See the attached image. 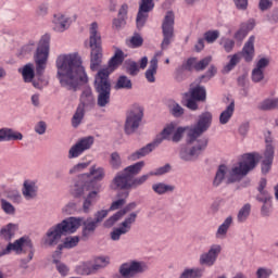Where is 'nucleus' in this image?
<instances>
[{"label":"nucleus","mask_w":278,"mask_h":278,"mask_svg":"<svg viewBox=\"0 0 278 278\" xmlns=\"http://www.w3.org/2000/svg\"><path fill=\"white\" fill-rule=\"evenodd\" d=\"M89 47L90 53V68L97 71L103 61V49L101 48V33H99V24L92 22L89 26Z\"/></svg>","instance_id":"7"},{"label":"nucleus","mask_w":278,"mask_h":278,"mask_svg":"<svg viewBox=\"0 0 278 278\" xmlns=\"http://www.w3.org/2000/svg\"><path fill=\"white\" fill-rule=\"evenodd\" d=\"M185 97H190L191 99H194V101H205V88L201 86L190 88L189 92L185 93Z\"/></svg>","instance_id":"35"},{"label":"nucleus","mask_w":278,"mask_h":278,"mask_svg":"<svg viewBox=\"0 0 278 278\" xmlns=\"http://www.w3.org/2000/svg\"><path fill=\"white\" fill-rule=\"evenodd\" d=\"M265 151L263 153V160H269L273 161L275 160V144H273V138L266 137L265 138Z\"/></svg>","instance_id":"39"},{"label":"nucleus","mask_w":278,"mask_h":278,"mask_svg":"<svg viewBox=\"0 0 278 278\" xmlns=\"http://www.w3.org/2000/svg\"><path fill=\"white\" fill-rule=\"evenodd\" d=\"M55 268L58 273L62 275V277H66L68 275L71 268L67 267L66 264L62 263L61 261L55 260Z\"/></svg>","instance_id":"57"},{"label":"nucleus","mask_w":278,"mask_h":278,"mask_svg":"<svg viewBox=\"0 0 278 278\" xmlns=\"http://www.w3.org/2000/svg\"><path fill=\"white\" fill-rule=\"evenodd\" d=\"M188 132V126H178L176 122L167 123L162 129L161 134L152 141L153 146L157 149L164 140L172 142H181L184 136Z\"/></svg>","instance_id":"8"},{"label":"nucleus","mask_w":278,"mask_h":278,"mask_svg":"<svg viewBox=\"0 0 278 278\" xmlns=\"http://www.w3.org/2000/svg\"><path fill=\"white\" fill-rule=\"evenodd\" d=\"M270 64V59L261 58L256 61L254 68L252 70V81L254 84H260V81H264V71Z\"/></svg>","instance_id":"21"},{"label":"nucleus","mask_w":278,"mask_h":278,"mask_svg":"<svg viewBox=\"0 0 278 278\" xmlns=\"http://www.w3.org/2000/svg\"><path fill=\"white\" fill-rule=\"evenodd\" d=\"M260 160H262V155L253 152L243 154L241 160L231 166L219 165L213 179V186L218 188L223 181L226 184H238V181H242L257 166Z\"/></svg>","instance_id":"3"},{"label":"nucleus","mask_w":278,"mask_h":278,"mask_svg":"<svg viewBox=\"0 0 278 278\" xmlns=\"http://www.w3.org/2000/svg\"><path fill=\"white\" fill-rule=\"evenodd\" d=\"M111 188L112 190H131V178L123 170L118 172L111 182Z\"/></svg>","instance_id":"19"},{"label":"nucleus","mask_w":278,"mask_h":278,"mask_svg":"<svg viewBox=\"0 0 278 278\" xmlns=\"http://www.w3.org/2000/svg\"><path fill=\"white\" fill-rule=\"evenodd\" d=\"M80 103L78 105H81L85 110H92L94 108V93H92V88L85 87L81 91Z\"/></svg>","instance_id":"24"},{"label":"nucleus","mask_w":278,"mask_h":278,"mask_svg":"<svg viewBox=\"0 0 278 278\" xmlns=\"http://www.w3.org/2000/svg\"><path fill=\"white\" fill-rule=\"evenodd\" d=\"M51 50V36L43 35L34 53V63H27L17 70L21 73L22 79L25 84H33L34 88L42 90L47 84H42L35 80L36 75L42 77L45 71H47V63L49 62V52Z\"/></svg>","instance_id":"2"},{"label":"nucleus","mask_w":278,"mask_h":278,"mask_svg":"<svg viewBox=\"0 0 278 278\" xmlns=\"http://www.w3.org/2000/svg\"><path fill=\"white\" fill-rule=\"evenodd\" d=\"M153 8H155L153 0H141L136 20L138 29H142V27H144L147 18H149V13Z\"/></svg>","instance_id":"18"},{"label":"nucleus","mask_w":278,"mask_h":278,"mask_svg":"<svg viewBox=\"0 0 278 278\" xmlns=\"http://www.w3.org/2000/svg\"><path fill=\"white\" fill-rule=\"evenodd\" d=\"M249 216H251V204L247 203L239 210L237 220L238 223H247Z\"/></svg>","instance_id":"42"},{"label":"nucleus","mask_w":278,"mask_h":278,"mask_svg":"<svg viewBox=\"0 0 278 278\" xmlns=\"http://www.w3.org/2000/svg\"><path fill=\"white\" fill-rule=\"evenodd\" d=\"M125 65H126L127 73L132 77H135V75H138V73H140V68H138V63H136L135 61H126Z\"/></svg>","instance_id":"54"},{"label":"nucleus","mask_w":278,"mask_h":278,"mask_svg":"<svg viewBox=\"0 0 278 278\" xmlns=\"http://www.w3.org/2000/svg\"><path fill=\"white\" fill-rule=\"evenodd\" d=\"M212 118L213 116L211 112H204L199 116L197 125L187 126V138L189 142H194L201 134H204V131L210 129L212 126Z\"/></svg>","instance_id":"10"},{"label":"nucleus","mask_w":278,"mask_h":278,"mask_svg":"<svg viewBox=\"0 0 278 278\" xmlns=\"http://www.w3.org/2000/svg\"><path fill=\"white\" fill-rule=\"evenodd\" d=\"M136 218H138V213H130L119 225V227L114 228L111 231V240L113 242H118L121 240V236H125L131 231V226L136 223Z\"/></svg>","instance_id":"15"},{"label":"nucleus","mask_w":278,"mask_h":278,"mask_svg":"<svg viewBox=\"0 0 278 278\" xmlns=\"http://www.w3.org/2000/svg\"><path fill=\"white\" fill-rule=\"evenodd\" d=\"M166 173H170V164H165L156 168L154 172H150L151 177H160L161 175H166Z\"/></svg>","instance_id":"58"},{"label":"nucleus","mask_w":278,"mask_h":278,"mask_svg":"<svg viewBox=\"0 0 278 278\" xmlns=\"http://www.w3.org/2000/svg\"><path fill=\"white\" fill-rule=\"evenodd\" d=\"M12 140H23V134L12 128H0V142H12Z\"/></svg>","instance_id":"27"},{"label":"nucleus","mask_w":278,"mask_h":278,"mask_svg":"<svg viewBox=\"0 0 278 278\" xmlns=\"http://www.w3.org/2000/svg\"><path fill=\"white\" fill-rule=\"evenodd\" d=\"M241 53V58L245 62H253V58H255V36H251L248 39V42L244 43Z\"/></svg>","instance_id":"26"},{"label":"nucleus","mask_w":278,"mask_h":278,"mask_svg":"<svg viewBox=\"0 0 278 278\" xmlns=\"http://www.w3.org/2000/svg\"><path fill=\"white\" fill-rule=\"evenodd\" d=\"M56 79L62 88L77 90L79 84H88L84 61L77 52L63 53L55 60Z\"/></svg>","instance_id":"1"},{"label":"nucleus","mask_w":278,"mask_h":278,"mask_svg":"<svg viewBox=\"0 0 278 278\" xmlns=\"http://www.w3.org/2000/svg\"><path fill=\"white\" fill-rule=\"evenodd\" d=\"M273 275V269L266 267H260L256 270V278H269Z\"/></svg>","instance_id":"61"},{"label":"nucleus","mask_w":278,"mask_h":278,"mask_svg":"<svg viewBox=\"0 0 278 278\" xmlns=\"http://www.w3.org/2000/svg\"><path fill=\"white\" fill-rule=\"evenodd\" d=\"M72 23H73V20L68 15L63 13H56L54 14L52 20V27L54 31L62 34L66 31L68 27H71Z\"/></svg>","instance_id":"20"},{"label":"nucleus","mask_w":278,"mask_h":278,"mask_svg":"<svg viewBox=\"0 0 278 278\" xmlns=\"http://www.w3.org/2000/svg\"><path fill=\"white\" fill-rule=\"evenodd\" d=\"M152 191L159 197H164V194H170V192H175V186L166 182H154L152 185Z\"/></svg>","instance_id":"31"},{"label":"nucleus","mask_w":278,"mask_h":278,"mask_svg":"<svg viewBox=\"0 0 278 278\" xmlns=\"http://www.w3.org/2000/svg\"><path fill=\"white\" fill-rule=\"evenodd\" d=\"M76 273L78 275H92V273H94V269H92V264L81 263L76 267Z\"/></svg>","instance_id":"52"},{"label":"nucleus","mask_w":278,"mask_h":278,"mask_svg":"<svg viewBox=\"0 0 278 278\" xmlns=\"http://www.w3.org/2000/svg\"><path fill=\"white\" fill-rule=\"evenodd\" d=\"M147 270H149V266L144 262L130 261L121 265L119 275L124 278H134L137 275L147 273Z\"/></svg>","instance_id":"14"},{"label":"nucleus","mask_w":278,"mask_h":278,"mask_svg":"<svg viewBox=\"0 0 278 278\" xmlns=\"http://www.w3.org/2000/svg\"><path fill=\"white\" fill-rule=\"evenodd\" d=\"M97 227H99V224L94 219L88 218L86 222H84L83 236H85V238H88L90 233L94 232V229H97Z\"/></svg>","instance_id":"45"},{"label":"nucleus","mask_w":278,"mask_h":278,"mask_svg":"<svg viewBox=\"0 0 278 278\" xmlns=\"http://www.w3.org/2000/svg\"><path fill=\"white\" fill-rule=\"evenodd\" d=\"M109 164L113 170H119L123 167V159L118 152H113L110 155Z\"/></svg>","instance_id":"41"},{"label":"nucleus","mask_w":278,"mask_h":278,"mask_svg":"<svg viewBox=\"0 0 278 278\" xmlns=\"http://www.w3.org/2000/svg\"><path fill=\"white\" fill-rule=\"evenodd\" d=\"M256 201H260V203H268V201H273V195H270L268 191H258Z\"/></svg>","instance_id":"60"},{"label":"nucleus","mask_w":278,"mask_h":278,"mask_svg":"<svg viewBox=\"0 0 278 278\" xmlns=\"http://www.w3.org/2000/svg\"><path fill=\"white\" fill-rule=\"evenodd\" d=\"M157 56L150 60L149 67L146 71V79L149 84H155V76L157 75Z\"/></svg>","instance_id":"33"},{"label":"nucleus","mask_w":278,"mask_h":278,"mask_svg":"<svg viewBox=\"0 0 278 278\" xmlns=\"http://www.w3.org/2000/svg\"><path fill=\"white\" fill-rule=\"evenodd\" d=\"M168 110L175 118H181V116H184V109L175 100L168 102Z\"/></svg>","instance_id":"44"},{"label":"nucleus","mask_w":278,"mask_h":278,"mask_svg":"<svg viewBox=\"0 0 278 278\" xmlns=\"http://www.w3.org/2000/svg\"><path fill=\"white\" fill-rule=\"evenodd\" d=\"M86 192H88V194L83 202V212L85 214H89L92 210V205L99 201L101 186L94 181H87L86 178H81V175H79L70 187V193L76 199H79V197H84Z\"/></svg>","instance_id":"5"},{"label":"nucleus","mask_w":278,"mask_h":278,"mask_svg":"<svg viewBox=\"0 0 278 278\" xmlns=\"http://www.w3.org/2000/svg\"><path fill=\"white\" fill-rule=\"evenodd\" d=\"M81 223H84V218L81 217H68L63 219L61 223L55 224L47 230L43 237V244H46V247H55L60 240H62L63 236H66V233H75L77 228L81 227Z\"/></svg>","instance_id":"6"},{"label":"nucleus","mask_w":278,"mask_h":278,"mask_svg":"<svg viewBox=\"0 0 278 278\" xmlns=\"http://www.w3.org/2000/svg\"><path fill=\"white\" fill-rule=\"evenodd\" d=\"M80 179H86L87 181H103L105 179V167L92 165L89 168V173H85L80 175Z\"/></svg>","instance_id":"22"},{"label":"nucleus","mask_w":278,"mask_h":278,"mask_svg":"<svg viewBox=\"0 0 278 278\" xmlns=\"http://www.w3.org/2000/svg\"><path fill=\"white\" fill-rule=\"evenodd\" d=\"M142 116H144V111H142V106H134L126 115L125 122V134L131 136V134L136 132V129L140 127V123H142Z\"/></svg>","instance_id":"12"},{"label":"nucleus","mask_w":278,"mask_h":278,"mask_svg":"<svg viewBox=\"0 0 278 278\" xmlns=\"http://www.w3.org/2000/svg\"><path fill=\"white\" fill-rule=\"evenodd\" d=\"M223 252V245L215 243L212 244L207 252H203L200 255L199 264L200 266H207L211 268V266H214L216 264V261L218 260V255Z\"/></svg>","instance_id":"17"},{"label":"nucleus","mask_w":278,"mask_h":278,"mask_svg":"<svg viewBox=\"0 0 278 278\" xmlns=\"http://www.w3.org/2000/svg\"><path fill=\"white\" fill-rule=\"evenodd\" d=\"M210 62H212V56H206L201 61H198V64L195 65V71H204L210 65Z\"/></svg>","instance_id":"62"},{"label":"nucleus","mask_w":278,"mask_h":278,"mask_svg":"<svg viewBox=\"0 0 278 278\" xmlns=\"http://www.w3.org/2000/svg\"><path fill=\"white\" fill-rule=\"evenodd\" d=\"M149 177H151V173L141 175L136 178H130V190L140 188V186H143V184H147V181L149 180Z\"/></svg>","instance_id":"48"},{"label":"nucleus","mask_w":278,"mask_h":278,"mask_svg":"<svg viewBox=\"0 0 278 278\" xmlns=\"http://www.w3.org/2000/svg\"><path fill=\"white\" fill-rule=\"evenodd\" d=\"M22 194L26 201H31L38 197V182L27 179L23 182Z\"/></svg>","instance_id":"23"},{"label":"nucleus","mask_w":278,"mask_h":278,"mask_svg":"<svg viewBox=\"0 0 278 278\" xmlns=\"http://www.w3.org/2000/svg\"><path fill=\"white\" fill-rule=\"evenodd\" d=\"M7 198L10 199L13 203H16L20 205V203H23V195H21V192L14 190L7 194Z\"/></svg>","instance_id":"56"},{"label":"nucleus","mask_w":278,"mask_h":278,"mask_svg":"<svg viewBox=\"0 0 278 278\" xmlns=\"http://www.w3.org/2000/svg\"><path fill=\"white\" fill-rule=\"evenodd\" d=\"M187 146H184L179 152L182 162H194L207 149V139L205 138L199 139L197 144L192 146L193 141H190L187 137Z\"/></svg>","instance_id":"9"},{"label":"nucleus","mask_w":278,"mask_h":278,"mask_svg":"<svg viewBox=\"0 0 278 278\" xmlns=\"http://www.w3.org/2000/svg\"><path fill=\"white\" fill-rule=\"evenodd\" d=\"M231 225H233V217H226L225 220L218 226L215 232L216 240H225V238H227V233H229Z\"/></svg>","instance_id":"28"},{"label":"nucleus","mask_w":278,"mask_h":278,"mask_svg":"<svg viewBox=\"0 0 278 278\" xmlns=\"http://www.w3.org/2000/svg\"><path fill=\"white\" fill-rule=\"evenodd\" d=\"M126 58L127 54L117 48L114 55L109 61V65L98 71L94 78V88L96 92L98 93V108H108V105H110V99L112 97V84L110 83V75H112V73H114L118 66L123 64Z\"/></svg>","instance_id":"4"},{"label":"nucleus","mask_w":278,"mask_h":278,"mask_svg":"<svg viewBox=\"0 0 278 278\" xmlns=\"http://www.w3.org/2000/svg\"><path fill=\"white\" fill-rule=\"evenodd\" d=\"M229 62L224 66V73H231L240 64V60H242V54L240 52L230 54L227 56Z\"/></svg>","instance_id":"37"},{"label":"nucleus","mask_w":278,"mask_h":278,"mask_svg":"<svg viewBox=\"0 0 278 278\" xmlns=\"http://www.w3.org/2000/svg\"><path fill=\"white\" fill-rule=\"evenodd\" d=\"M84 116H86V109H84L83 105H78L72 117V126L75 128L80 126L84 121Z\"/></svg>","instance_id":"40"},{"label":"nucleus","mask_w":278,"mask_h":278,"mask_svg":"<svg viewBox=\"0 0 278 278\" xmlns=\"http://www.w3.org/2000/svg\"><path fill=\"white\" fill-rule=\"evenodd\" d=\"M203 277V269L199 267H187L185 268L178 278H201Z\"/></svg>","instance_id":"38"},{"label":"nucleus","mask_w":278,"mask_h":278,"mask_svg":"<svg viewBox=\"0 0 278 278\" xmlns=\"http://www.w3.org/2000/svg\"><path fill=\"white\" fill-rule=\"evenodd\" d=\"M163 40L161 42L162 51H166L173 40H175V13L168 11L162 23Z\"/></svg>","instance_id":"11"},{"label":"nucleus","mask_w":278,"mask_h":278,"mask_svg":"<svg viewBox=\"0 0 278 278\" xmlns=\"http://www.w3.org/2000/svg\"><path fill=\"white\" fill-rule=\"evenodd\" d=\"M137 204L136 202H131L129 203L127 206H125L123 210L118 211L117 213H115L114 215H112L111 217H109L105 222H104V227H114L115 223H118V220H121V218H123V216H125V214H127V212H131V210H136Z\"/></svg>","instance_id":"25"},{"label":"nucleus","mask_w":278,"mask_h":278,"mask_svg":"<svg viewBox=\"0 0 278 278\" xmlns=\"http://www.w3.org/2000/svg\"><path fill=\"white\" fill-rule=\"evenodd\" d=\"M220 38V31L219 30H207L206 33H204V40L208 43V45H214V42H216V39Z\"/></svg>","instance_id":"53"},{"label":"nucleus","mask_w":278,"mask_h":278,"mask_svg":"<svg viewBox=\"0 0 278 278\" xmlns=\"http://www.w3.org/2000/svg\"><path fill=\"white\" fill-rule=\"evenodd\" d=\"M115 88L116 90H131V80L127 76H119Z\"/></svg>","instance_id":"51"},{"label":"nucleus","mask_w":278,"mask_h":278,"mask_svg":"<svg viewBox=\"0 0 278 278\" xmlns=\"http://www.w3.org/2000/svg\"><path fill=\"white\" fill-rule=\"evenodd\" d=\"M255 27V22L249 21L245 23H242L239 27V29L235 33L233 38L238 42H242L247 36H249V31H252V29Z\"/></svg>","instance_id":"29"},{"label":"nucleus","mask_w":278,"mask_h":278,"mask_svg":"<svg viewBox=\"0 0 278 278\" xmlns=\"http://www.w3.org/2000/svg\"><path fill=\"white\" fill-rule=\"evenodd\" d=\"M197 64H198V61L195 58H191L189 59L184 65H182V68L185 71H197Z\"/></svg>","instance_id":"64"},{"label":"nucleus","mask_w":278,"mask_h":278,"mask_svg":"<svg viewBox=\"0 0 278 278\" xmlns=\"http://www.w3.org/2000/svg\"><path fill=\"white\" fill-rule=\"evenodd\" d=\"M155 146L153 144V142L148 143L146 147L137 150L136 152H132L129 156L128 160L129 162H136L137 160H140L147 155H149V153H151L152 151H154Z\"/></svg>","instance_id":"32"},{"label":"nucleus","mask_w":278,"mask_h":278,"mask_svg":"<svg viewBox=\"0 0 278 278\" xmlns=\"http://www.w3.org/2000/svg\"><path fill=\"white\" fill-rule=\"evenodd\" d=\"M273 168V161L268 159H263L261 162V172L263 175H268Z\"/></svg>","instance_id":"59"},{"label":"nucleus","mask_w":278,"mask_h":278,"mask_svg":"<svg viewBox=\"0 0 278 278\" xmlns=\"http://www.w3.org/2000/svg\"><path fill=\"white\" fill-rule=\"evenodd\" d=\"M110 264V257L108 256H99L94 258L92 266V270H101V268H105Z\"/></svg>","instance_id":"50"},{"label":"nucleus","mask_w":278,"mask_h":278,"mask_svg":"<svg viewBox=\"0 0 278 278\" xmlns=\"http://www.w3.org/2000/svg\"><path fill=\"white\" fill-rule=\"evenodd\" d=\"M79 244V237H67L62 244H59V249H75Z\"/></svg>","instance_id":"49"},{"label":"nucleus","mask_w":278,"mask_h":278,"mask_svg":"<svg viewBox=\"0 0 278 278\" xmlns=\"http://www.w3.org/2000/svg\"><path fill=\"white\" fill-rule=\"evenodd\" d=\"M125 25H127L126 18L118 16V18L113 20L112 27H113V29L118 30V29H123V27H125Z\"/></svg>","instance_id":"63"},{"label":"nucleus","mask_w":278,"mask_h":278,"mask_svg":"<svg viewBox=\"0 0 278 278\" xmlns=\"http://www.w3.org/2000/svg\"><path fill=\"white\" fill-rule=\"evenodd\" d=\"M219 46L226 53H231L236 48V41L229 37H222L219 39Z\"/></svg>","instance_id":"43"},{"label":"nucleus","mask_w":278,"mask_h":278,"mask_svg":"<svg viewBox=\"0 0 278 278\" xmlns=\"http://www.w3.org/2000/svg\"><path fill=\"white\" fill-rule=\"evenodd\" d=\"M18 231V226L16 224L9 223L0 229V238L10 242Z\"/></svg>","instance_id":"30"},{"label":"nucleus","mask_w":278,"mask_h":278,"mask_svg":"<svg viewBox=\"0 0 278 278\" xmlns=\"http://www.w3.org/2000/svg\"><path fill=\"white\" fill-rule=\"evenodd\" d=\"M236 112V102L231 101L219 115L220 125H227Z\"/></svg>","instance_id":"34"},{"label":"nucleus","mask_w":278,"mask_h":278,"mask_svg":"<svg viewBox=\"0 0 278 278\" xmlns=\"http://www.w3.org/2000/svg\"><path fill=\"white\" fill-rule=\"evenodd\" d=\"M11 243V248L16 253V255H23V253H28L27 262H31L34 260V243H31V239L29 237H22Z\"/></svg>","instance_id":"16"},{"label":"nucleus","mask_w":278,"mask_h":278,"mask_svg":"<svg viewBox=\"0 0 278 278\" xmlns=\"http://www.w3.org/2000/svg\"><path fill=\"white\" fill-rule=\"evenodd\" d=\"M92 144H94V137L92 136H87L78 139L67 152L68 160H77V157L84 155L86 151H90V149H92Z\"/></svg>","instance_id":"13"},{"label":"nucleus","mask_w":278,"mask_h":278,"mask_svg":"<svg viewBox=\"0 0 278 278\" xmlns=\"http://www.w3.org/2000/svg\"><path fill=\"white\" fill-rule=\"evenodd\" d=\"M278 108V98L265 99L258 104V110L268 111Z\"/></svg>","instance_id":"47"},{"label":"nucleus","mask_w":278,"mask_h":278,"mask_svg":"<svg viewBox=\"0 0 278 278\" xmlns=\"http://www.w3.org/2000/svg\"><path fill=\"white\" fill-rule=\"evenodd\" d=\"M144 161H139L132 165L127 166L123 169V172L131 179V177H136V175H140L142 169L144 168Z\"/></svg>","instance_id":"36"},{"label":"nucleus","mask_w":278,"mask_h":278,"mask_svg":"<svg viewBox=\"0 0 278 278\" xmlns=\"http://www.w3.org/2000/svg\"><path fill=\"white\" fill-rule=\"evenodd\" d=\"M0 207L8 216H14L16 214V207H14V204L5 199L0 200Z\"/></svg>","instance_id":"46"},{"label":"nucleus","mask_w":278,"mask_h":278,"mask_svg":"<svg viewBox=\"0 0 278 278\" xmlns=\"http://www.w3.org/2000/svg\"><path fill=\"white\" fill-rule=\"evenodd\" d=\"M90 166V162L87 163H78L76 165H74L73 167L70 168L68 174L70 175H77V173H81L84 170H86V168Z\"/></svg>","instance_id":"55"}]
</instances>
